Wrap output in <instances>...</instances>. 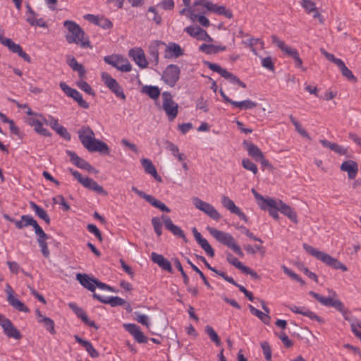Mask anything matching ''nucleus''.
Masks as SVG:
<instances>
[{
  "instance_id": "59",
  "label": "nucleus",
  "mask_w": 361,
  "mask_h": 361,
  "mask_svg": "<svg viewBox=\"0 0 361 361\" xmlns=\"http://www.w3.org/2000/svg\"><path fill=\"white\" fill-rule=\"evenodd\" d=\"M87 229L90 233H93L95 235V237L99 240V242H102L103 238L102 235V233L95 225L88 224L87 226Z\"/></svg>"
},
{
  "instance_id": "44",
  "label": "nucleus",
  "mask_w": 361,
  "mask_h": 361,
  "mask_svg": "<svg viewBox=\"0 0 361 361\" xmlns=\"http://www.w3.org/2000/svg\"><path fill=\"white\" fill-rule=\"evenodd\" d=\"M232 105L240 109H252L257 106V103L250 99H246L241 102L234 101V102H232Z\"/></svg>"
},
{
  "instance_id": "62",
  "label": "nucleus",
  "mask_w": 361,
  "mask_h": 361,
  "mask_svg": "<svg viewBox=\"0 0 361 361\" xmlns=\"http://www.w3.org/2000/svg\"><path fill=\"white\" fill-rule=\"evenodd\" d=\"M301 4L308 13L317 10L315 4L310 0H303Z\"/></svg>"
},
{
  "instance_id": "6",
  "label": "nucleus",
  "mask_w": 361,
  "mask_h": 361,
  "mask_svg": "<svg viewBox=\"0 0 361 361\" xmlns=\"http://www.w3.org/2000/svg\"><path fill=\"white\" fill-rule=\"evenodd\" d=\"M271 39L273 44H274L286 54L294 59L295 67L300 68L303 71H306V68L302 67V61L300 59L299 53L296 49L287 46L283 41L281 40L276 35H272Z\"/></svg>"
},
{
  "instance_id": "64",
  "label": "nucleus",
  "mask_w": 361,
  "mask_h": 361,
  "mask_svg": "<svg viewBox=\"0 0 361 361\" xmlns=\"http://www.w3.org/2000/svg\"><path fill=\"white\" fill-rule=\"evenodd\" d=\"M55 131L66 140H70L71 138V135L68 132L67 129L61 125L56 129Z\"/></svg>"
},
{
  "instance_id": "19",
  "label": "nucleus",
  "mask_w": 361,
  "mask_h": 361,
  "mask_svg": "<svg viewBox=\"0 0 361 361\" xmlns=\"http://www.w3.org/2000/svg\"><path fill=\"white\" fill-rule=\"evenodd\" d=\"M129 56L133 58L136 64L141 68H145L148 66L144 51L141 48L132 49L129 51Z\"/></svg>"
},
{
  "instance_id": "48",
  "label": "nucleus",
  "mask_w": 361,
  "mask_h": 361,
  "mask_svg": "<svg viewBox=\"0 0 361 361\" xmlns=\"http://www.w3.org/2000/svg\"><path fill=\"white\" fill-rule=\"evenodd\" d=\"M226 80H229L231 83L238 84L239 86L245 88L246 84L242 82L237 76L233 75V73L228 72L227 70L225 71L223 76Z\"/></svg>"
},
{
  "instance_id": "38",
  "label": "nucleus",
  "mask_w": 361,
  "mask_h": 361,
  "mask_svg": "<svg viewBox=\"0 0 361 361\" xmlns=\"http://www.w3.org/2000/svg\"><path fill=\"white\" fill-rule=\"evenodd\" d=\"M211 6V8L209 9V11H212L216 14L219 15H223L227 18H232L233 17V13L231 10L227 9L224 6H219L215 4H212Z\"/></svg>"
},
{
  "instance_id": "42",
  "label": "nucleus",
  "mask_w": 361,
  "mask_h": 361,
  "mask_svg": "<svg viewBox=\"0 0 361 361\" xmlns=\"http://www.w3.org/2000/svg\"><path fill=\"white\" fill-rule=\"evenodd\" d=\"M221 203L226 209L229 210L233 214H235L240 209L235 204L232 200L225 195H223L221 197Z\"/></svg>"
},
{
  "instance_id": "57",
  "label": "nucleus",
  "mask_w": 361,
  "mask_h": 361,
  "mask_svg": "<svg viewBox=\"0 0 361 361\" xmlns=\"http://www.w3.org/2000/svg\"><path fill=\"white\" fill-rule=\"evenodd\" d=\"M152 224L153 226L154 232L158 236L162 233V223L158 217H153L152 219Z\"/></svg>"
},
{
  "instance_id": "22",
  "label": "nucleus",
  "mask_w": 361,
  "mask_h": 361,
  "mask_svg": "<svg viewBox=\"0 0 361 361\" xmlns=\"http://www.w3.org/2000/svg\"><path fill=\"white\" fill-rule=\"evenodd\" d=\"M69 307L74 312V313L77 315V317L87 326L90 327H94L95 329H98L97 326L95 324L94 322L90 321L86 314V312L80 307H78L75 303H69Z\"/></svg>"
},
{
  "instance_id": "24",
  "label": "nucleus",
  "mask_w": 361,
  "mask_h": 361,
  "mask_svg": "<svg viewBox=\"0 0 361 361\" xmlns=\"http://www.w3.org/2000/svg\"><path fill=\"white\" fill-rule=\"evenodd\" d=\"M184 54L183 49L175 42H170L165 50L164 57L166 59L178 58Z\"/></svg>"
},
{
  "instance_id": "21",
  "label": "nucleus",
  "mask_w": 361,
  "mask_h": 361,
  "mask_svg": "<svg viewBox=\"0 0 361 361\" xmlns=\"http://www.w3.org/2000/svg\"><path fill=\"white\" fill-rule=\"evenodd\" d=\"M279 200H276L272 198H268V201L264 202V208H261V209L264 211H268L269 215L273 217L274 219H279V216L278 212H279Z\"/></svg>"
},
{
  "instance_id": "10",
  "label": "nucleus",
  "mask_w": 361,
  "mask_h": 361,
  "mask_svg": "<svg viewBox=\"0 0 361 361\" xmlns=\"http://www.w3.org/2000/svg\"><path fill=\"white\" fill-rule=\"evenodd\" d=\"M102 80L105 84V85L111 90L112 92L115 94V95L123 99L126 100V96L123 92V90L121 86L118 84V82L113 78L111 75L106 72H104L102 73Z\"/></svg>"
},
{
  "instance_id": "51",
  "label": "nucleus",
  "mask_w": 361,
  "mask_h": 361,
  "mask_svg": "<svg viewBox=\"0 0 361 361\" xmlns=\"http://www.w3.org/2000/svg\"><path fill=\"white\" fill-rule=\"evenodd\" d=\"M77 86L85 92L90 95L94 96L95 92L92 89L91 86L85 80H80L76 82Z\"/></svg>"
},
{
  "instance_id": "63",
  "label": "nucleus",
  "mask_w": 361,
  "mask_h": 361,
  "mask_svg": "<svg viewBox=\"0 0 361 361\" xmlns=\"http://www.w3.org/2000/svg\"><path fill=\"white\" fill-rule=\"evenodd\" d=\"M205 64L210 70L219 73L221 76H223L225 71H226V69L221 68L219 65H218L216 63H211L209 61H206Z\"/></svg>"
},
{
  "instance_id": "36",
  "label": "nucleus",
  "mask_w": 361,
  "mask_h": 361,
  "mask_svg": "<svg viewBox=\"0 0 361 361\" xmlns=\"http://www.w3.org/2000/svg\"><path fill=\"white\" fill-rule=\"evenodd\" d=\"M30 205L39 218L43 219L47 224L49 225L50 224L51 219L49 215L47 214V212L43 208L40 207L34 202H30Z\"/></svg>"
},
{
  "instance_id": "31",
  "label": "nucleus",
  "mask_w": 361,
  "mask_h": 361,
  "mask_svg": "<svg viewBox=\"0 0 361 361\" xmlns=\"http://www.w3.org/2000/svg\"><path fill=\"white\" fill-rule=\"evenodd\" d=\"M76 279L80 282V283L85 288L89 290L91 292L94 293L95 290V286L94 283L92 282L95 278H90L89 276L86 274H77L76 275Z\"/></svg>"
},
{
  "instance_id": "16",
  "label": "nucleus",
  "mask_w": 361,
  "mask_h": 361,
  "mask_svg": "<svg viewBox=\"0 0 361 361\" xmlns=\"http://www.w3.org/2000/svg\"><path fill=\"white\" fill-rule=\"evenodd\" d=\"M66 153L70 157L71 161L77 167L86 170L89 172L94 171V169L87 161L78 156L75 152L67 150Z\"/></svg>"
},
{
  "instance_id": "9",
  "label": "nucleus",
  "mask_w": 361,
  "mask_h": 361,
  "mask_svg": "<svg viewBox=\"0 0 361 361\" xmlns=\"http://www.w3.org/2000/svg\"><path fill=\"white\" fill-rule=\"evenodd\" d=\"M180 74V68L176 64H170L164 71L161 78L166 84L173 87L178 81Z\"/></svg>"
},
{
  "instance_id": "3",
  "label": "nucleus",
  "mask_w": 361,
  "mask_h": 361,
  "mask_svg": "<svg viewBox=\"0 0 361 361\" xmlns=\"http://www.w3.org/2000/svg\"><path fill=\"white\" fill-rule=\"evenodd\" d=\"M63 25L68 30V32L66 36L68 43H75L82 48L90 47V41L87 38H85V32L75 22L71 20H66Z\"/></svg>"
},
{
  "instance_id": "40",
  "label": "nucleus",
  "mask_w": 361,
  "mask_h": 361,
  "mask_svg": "<svg viewBox=\"0 0 361 361\" xmlns=\"http://www.w3.org/2000/svg\"><path fill=\"white\" fill-rule=\"evenodd\" d=\"M142 92L153 99H158L160 95V90L157 86L145 85L142 88Z\"/></svg>"
},
{
  "instance_id": "37",
  "label": "nucleus",
  "mask_w": 361,
  "mask_h": 361,
  "mask_svg": "<svg viewBox=\"0 0 361 361\" xmlns=\"http://www.w3.org/2000/svg\"><path fill=\"white\" fill-rule=\"evenodd\" d=\"M7 301L8 303L15 309L20 312H29V308L25 305L20 301L18 298L14 296L9 295L7 297Z\"/></svg>"
},
{
  "instance_id": "41",
  "label": "nucleus",
  "mask_w": 361,
  "mask_h": 361,
  "mask_svg": "<svg viewBox=\"0 0 361 361\" xmlns=\"http://www.w3.org/2000/svg\"><path fill=\"white\" fill-rule=\"evenodd\" d=\"M68 65L74 71H77L78 73L79 77L80 78L85 77L86 71L85 70L83 66L79 63L74 57H72L68 61Z\"/></svg>"
},
{
  "instance_id": "60",
  "label": "nucleus",
  "mask_w": 361,
  "mask_h": 361,
  "mask_svg": "<svg viewBox=\"0 0 361 361\" xmlns=\"http://www.w3.org/2000/svg\"><path fill=\"white\" fill-rule=\"evenodd\" d=\"M321 52L326 58L327 60L335 63L337 66H338L339 64L343 61L341 59L336 58L334 54L329 53L324 49H321Z\"/></svg>"
},
{
  "instance_id": "4",
  "label": "nucleus",
  "mask_w": 361,
  "mask_h": 361,
  "mask_svg": "<svg viewBox=\"0 0 361 361\" xmlns=\"http://www.w3.org/2000/svg\"><path fill=\"white\" fill-rule=\"evenodd\" d=\"M207 229L209 233L220 243L231 249L240 257H244V253L240 247L237 244L235 240L230 233L209 226H208Z\"/></svg>"
},
{
  "instance_id": "30",
  "label": "nucleus",
  "mask_w": 361,
  "mask_h": 361,
  "mask_svg": "<svg viewBox=\"0 0 361 361\" xmlns=\"http://www.w3.org/2000/svg\"><path fill=\"white\" fill-rule=\"evenodd\" d=\"M243 145L247 151L249 156L255 161H258L264 155L263 152L256 145L245 140L243 141Z\"/></svg>"
},
{
  "instance_id": "49",
  "label": "nucleus",
  "mask_w": 361,
  "mask_h": 361,
  "mask_svg": "<svg viewBox=\"0 0 361 361\" xmlns=\"http://www.w3.org/2000/svg\"><path fill=\"white\" fill-rule=\"evenodd\" d=\"M159 44H164V43L155 42L154 44H151L149 46V55L151 58L153 59V61L154 62L155 65H157L159 63L158 46Z\"/></svg>"
},
{
  "instance_id": "12",
  "label": "nucleus",
  "mask_w": 361,
  "mask_h": 361,
  "mask_svg": "<svg viewBox=\"0 0 361 361\" xmlns=\"http://www.w3.org/2000/svg\"><path fill=\"white\" fill-rule=\"evenodd\" d=\"M59 85L63 92L73 99L81 108L85 109L89 108V104L82 99V94L77 90L71 88L63 82H60Z\"/></svg>"
},
{
  "instance_id": "13",
  "label": "nucleus",
  "mask_w": 361,
  "mask_h": 361,
  "mask_svg": "<svg viewBox=\"0 0 361 361\" xmlns=\"http://www.w3.org/2000/svg\"><path fill=\"white\" fill-rule=\"evenodd\" d=\"M0 326L3 329L4 334L8 338H21L22 335L20 331L13 326L10 319L1 314H0Z\"/></svg>"
},
{
  "instance_id": "34",
  "label": "nucleus",
  "mask_w": 361,
  "mask_h": 361,
  "mask_svg": "<svg viewBox=\"0 0 361 361\" xmlns=\"http://www.w3.org/2000/svg\"><path fill=\"white\" fill-rule=\"evenodd\" d=\"M83 186L86 188L95 191L99 194H102L104 195H107V192L104 190L103 187L99 185L92 178L85 177V179L83 183Z\"/></svg>"
},
{
  "instance_id": "39",
  "label": "nucleus",
  "mask_w": 361,
  "mask_h": 361,
  "mask_svg": "<svg viewBox=\"0 0 361 361\" xmlns=\"http://www.w3.org/2000/svg\"><path fill=\"white\" fill-rule=\"evenodd\" d=\"M249 310L250 312L257 317L264 324H269L271 317L267 314H264V312H261L258 309L254 307L252 305H248Z\"/></svg>"
},
{
  "instance_id": "32",
  "label": "nucleus",
  "mask_w": 361,
  "mask_h": 361,
  "mask_svg": "<svg viewBox=\"0 0 361 361\" xmlns=\"http://www.w3.org/2000/svg\"><path fill=\"white\" fill-rule=\"evenodd\" d=\"M141 163L147 173L152 175L157 181L162 182V178L157 173V169L152 164V161L148 159H142L141 160Z\"/></svg>"
},
{
  "instance_id": "18",
  "label": "nucleus",
  "mask_w": 361,
  "mask_h": 361,
  "mask_svg": "<svg viewBox=\"0 0 361 361\" xmlns=\"http://www.w3.org/2000/svg\"><path fill=\"white\" fill-rule=\"evenodd\" d=\"M192 231L197 243L205 251L209 257H213L214 256V250L208 241L205 238H202L201 233L195 227L192 228Z\"/></svg>"
},
{
  "instance_id": "5",
  "label": "nucleus",
  "mask_w": 361,
  "mask_h": 361,
  "mask_svg": "<svg viewBox=\"0 0 361 361\" xmlns=\"http://www.w3.org/2000/svg\"><path fill=\"white\" fill-rule=\"evenodd\" d=\"M303 248L307 253L314 257L317 259L321 260L329 267L335 269H341L343 271H348V267L345 264L338 261L337 259L334 258L329 254L319 251L314 247L306 243L303 244Z\"/></svg>"
},
{
  "instance_id": "11",
  "label": "nucleus",
  "mask_w": 361,
  "mask_h": 361,
  "mask_svg": "<svg viewBox=\"0 0 361 361\" xmlns=\"http://www.w3.org/2000/svg\"><path fill=\"white\" fill-rule=\"evenodd\" d=\"M192 202L197 209L205 213L211 219L218 221L221 218L220 214L211 204L202 200L197 197L192 198Z\"/></svg>"
},
{
  "instance_id": "23",
  "label": "nucleus",
  "mask_w": 361,
  "mask_h": 361,
  "mask_svg": "<svg viewBox=\"0 0 361 361\" xmlns=\"http://www.w3.org/2000/svg\"><path fill=\"white\" fill-rule=\"evenodd\" d=\"M26 123L34 128L35 131L40 135L44 137L51 136V133L47 128H43L42 121L38 118L30 117L26 118Z\"/></svg>"
},
{
  "instance_id": "58",
  "label": "nucleus",
  "mask_w": 361,
  "mask_h": 361,
  "mask_svg": "<svg viewBox=\"0 0 361 361\" xmlns=\"http://www.w3.org/2000/svg\"><path fill=\"white\" fill-rule=\"evenodd\" d=\"M174 264H175L176 267L178 269V270L180 271V273L181 274L185 285L188 286L189 278H188V275L186 274V273L184 271L180 260L176 258L174 259Z\"/></svg>"
},
{
  "instance_id": "20",
  "label": "nucleus",
  "mask_w": 361,
  "mask_h": 361,
  "mask_svg": "<svg viewBox=\"0 0 361 361\" xmlns=\"http://www.w3.org/2000/svg\"><path fill=\"white\" fill-rule=\"evenodd\" d=\"M288 308L293 312L306 316L309 317L310 319L317 321L319 324L324 323V319L319 317L315 313H314L313 312L310 311V310L305 307H297L295 305H292L288 307Z\"/></svg>"
},
{
  "instance_id": "52",
  "label": "nucleus",
  "mask_w": 361,
  "mask_h": 361,
  "mask_svg": "<svg viewBox=\"0 0 361 361\" xmlns=\"http://www.w3.org/2000/svg\"><path fill=\"white\" fill-rule=\"evenodd\" d=\"M289 118L291 123L295 126L297 132L304 137H309L308 133L304 128H302L300 123L292 115H290Z\"/></svg>"
},
{
  "instance_id": "53",
  "label": "nucleus",
  "mask_w": 361,
  "mask_h": 361,
  "mask_svg": "<svg viewBox=\"0 0 361 361\" xmlns=\"http://www.w3.org/2000/svg\"><path fill=\"white\" fill-rule=\"evenodd\" d=\"M242 166L246 170L252 171L254 174H257L258 169L257 165L250 161L249 159H243L242 160Z\"/></svg>"
},
{
  "instance_id": "43",
  "label": "nucleus",
  "mask_w": 361,
  "mask_h": 361,
  "mask_svg": "<svg viewBox=\"0 0 361 361\" xmlns=\"http://www.w3.org/2000/svg\"><path fill=\"white\" fill-rule=\"evenodd\" d=\"M338 67L340 68L342 75L343 77L346 78L348 80L351 82H357L356 77L353 74L352 71L345 66L343 61H342Z\"/></svg>"
},
{
  "instance_id": "47",
  "label": "nucleus",
  "mask_w": 361,
  "mask_h": 361,
  "mask_svg": "<svg viewBox=\"0 0 361 361\" xmlns=\"http://www.w3.org/2000/svg\"><path fill=\"white\" fill-rule=\"evenodd\" d=\"M28 223L34 224L33 228L35 229V234L38 236L37 241L38 240L46 241L47 239H49L48 235L44 233V231L39 226V224H37V222L36 221H31Z\"/></svg>"
},
{
  "instance_id": "45",
  "label": "nucleus",
  "mask_w": 361,
  "mask_h": 361,
  "mask_svg": "<svg viewBox=\"0 0 361 361\" xmlns=\"http://www.w3.org/2000/svg\"><path fill=\"white\" fill-rule=\"evenodd\" d=\"M31 221H35L32 216L30 215H23L20 221L17 220V221H15V226L18 229H22L28 226L34 227V224L28 223Z\"/></svg>"
},
{
  "instance_id": "15",
  "label": "nucleus",
  "mask_w": 361,
  "mask_h": 361,
  "mask_svg": "<svg viewBox=\"0 0 361 361\" xmlns=\"http://www.w3.org/2000/svg\"><path fill=\"white\" fill-rule=\"evenodd\" d=\"M161 219L167 230L171 231L174 235L182 238L185 242L188 241L183 231L180 227L175 225L169 216L162 215Z\"/></svg>"
},
{
  "instance_id": "33",
  "label": "nucleus",
  "mask_w": 361,
  "mask_h": 361,
  "mask_svg": "<svg viewBox=\"0 0 361 361\" xmlns=\"http://www.w3.org/2000/svg\"><path fill=\"white\" fill-rule=\"evenodd\" d=\"M74 338L78 343L82 345L92 358L99 357V353L95 350L92 343L86 340L81 338L79 336L75 335Z\"/></svg>"
},
{
  "instance_id": "61",
  "label": "nucleus",
  "mask_w": 361,
  "mask_h": 361,
  "mask_svg": "<svg viewBox=\"0 0 361 361\" xmlns=\"http://www.w3.org/2000/svg\"><path fill=\"white\" fill-rule=\"evenodd\" d=\"M53 202L55 204H59L60 205H62L64 211H68L71 209L70 205L66 202L63 196H62V195H58V196L54 197Z\"/></svg>"
},
{
  "instance_id": "55",
  "label": "nucleus",
  "mask_w": 361,
  "mask_h": 361,
  "mask_svg": "<svg viewBox=\"0 0 361 361\" xmlns=\"http://www.w3.org/2000/svg\"><path fill=\"white\" fill-rule=\"evenodd\" d=\"M205 331L208 336H209V338H211V340L213 342H214L216 345H220L221 341L219 338V336L214 330V329L210 326H207L205 328Z\"/></svg>"
},
{
  "instance_id": "26",
  "label": "nucleus",
  "mask_w": 361,
  "mask_h": 361,
  "mask_svg": "<svg viewBox=\"0 0 361 361\" xmlns=\"http://www.w3.org/2000/svg\"><path fill=\"white\" fill-rule=\"evenodd\" d=\"M341 170L343 171H346L350 179H354L356 177L358 171V166L355 161L353 160H348L344 161L341 164Z\"/></svg>"
},
{
  "instance_id": "56",
  "label": "nucleus",
  "mask_w": 361,
  "mask_h": 361,
  "mask_svg": "<svg viewBox=\"0 0 361 361\" xmlns=\"http://www.w3.org/2000/svg\"><path fill=\"white\" fill-rule=\"evenodd\" d=\"M261 347L266 360L271 361V349L269 343L267 341H264L261 343Z\"/></svg>"
},
{
  "instance_id": "2",
  "label": "nucleus",
  "mask_w": 361,
  "mask_h": 361,
  "mask_svg": "<svg viewBox=\"0 0 361 361\" xmlns=\"http://www.w3.org/2000/svg\"><path fill=\"white\" fill-rule=\"evenodd\" d=\"M82 145L89 152H98L103 154H109L108 145L94 137V133L89 126H82L78 132Z\"/></svg>"
},
{
  "instance_id": "50",
  "label": "nucleus",
  "mask_w": 361,
  "mask_h": 361,
  "mask_svg": "<svg viewBox=\"0 0 361 361\" xmlns=\"http://www.w3.org/2000/svg\"><path fill=\"white\" fill-rule=\"evenodd\" d=\"M226 260L233 266L240 269L241 271L245 267L241 262H240L236 257H235L231 253L228 252L226 254Z\"/></svg>"
},
{
  "instance_id": "28",
  "label": "nucleus",
  "mask_w": 361,
  "mask_h": 361,
  "mask_svg": "<svg viewBox=\"0 0 361 361\" xmlns=\"http://www.w3.org/2000/svg\"><path fill=\"white\" fill-rule=\"evenodd\" d=\"M37 317V321L39 323H42L44 326L49 331L51 334H55L56 331L54 329V322L51 318L44 316L39 310L37 309L35 311Z\"/></svg>"
},
{
  "instance_id": "29",
  "label": "nucleus",
  "mask_w": 361,
  "mask_h": 361,
  "mask_svg": "<svg viewBox=\"0 0 361 361\" xmlns=\"http://www.w3.org/2000/svg\"><path fill=\"white\" fill-rule=\"evenodd\" d=\"M279 212L286 216L295 224L298 223V215L296 212L288 204L279 200Z\"/></svg>"
},
{
  "instance_id": "8",
  "label": "nucleus",
  "mask_w": 361,
  "mask_h": 361,
  "mask_svg": "<svg viewBox=\"0 0 361 361\" xmlns=\"http://www.w3.org/2000/svg\"><path fill=\"white\" fill-rule=\"evenodd\" d=\"M104 60L106 63L111 65L122 72H130L132 69L131 64L128 60L121 56L109 55L105 56Z\"/></svg>"
},
{
  "instance_id": "27",
  "label": "nucleus",
  "mask_w": 361,
  "mask_h": 361,
  "mask_svg": "<svg viewBox=\"0 0 361 361\" xmlns=\"http://www.w3.org/2000/svg\"><path fill=\"white\" fill-rule=\"evenodd\" d=\"M6 46L11 51L18 54V56L23 58L25 61H31L30 56L23 50L22 47L19 44H16L11 39L9 40H6Z\"/></svg>"
},
{
  "instance_id": "17",
  "label": "nucleus",
  "mask_w": 361,
  "mask_h": 361,
  "mask_svg": "<svg viewBox=\"0 0 361 361\" xmlns=\"http://www.w3.org/2000/svg\"><path fill=\"white\" fill-rule=\"evenodd\" d=\"M125 329L128 331L139 343H146L147 338L141 331L140 327L135 324H124Z\"/></svg>"
},
{
  "instance_id": "54",
  "label": "nucleus",
  "mask_w": 361,
  "mask_h": 361,
  "mask_svg": "<svg viewBox=\"0 0 361 361\" xmlns=\"http://www.w3.org/2000/svg\"><path fill=\"white\" fill-rule=\"evenodd\" d=\"M18 106L19 108H27V111H26V114L29 116H38L41 118V121H42V123H46L47 125H49V118H46L43 116L42 114H37V113H35L34 111H32V109L30 108V106H28V104H18Z\"/></svg>"
},
{
  "instance_id": "25",
  "label": "nucleus",
  "mask_w": 361,
  "mask_h": 361,
  "mask_svg": "<svg viewBox=\"0 0 361 361\" xmlns=\"http://www.w3.org/2000/svg\"><path fill=\"white\" fill-rule=\"evenodd\" d=\"M92 297L102 303L110 305L111 307L121 306L126 304L125 300L118 296L104 298L97 293H93Z\"/></svg>"
},
{
  "instance_id": "1",
  "label": "nucleus",
  "mask_w": 361,
  "mask_h": 361,
  "mask_svg": "<svg viewBox=\"0 0 361 361\" xmlns=\"http://www.w3.org/2000/svg\"><path fill=\"white\" fill-rule=\"evenodd\" d=\"M331 295L329 297H324L319 293L314 291H310L309 294L315 298L322 305L326 307H334L336 310L340 312L343 316L344 319L350 322L351 330L355 336L361 341V322L357 319H352L350 315V311L346 308L344 304L338 299L336 298L337 294L334 290H329Z\"/></svg>"
},
{
  "instance_id": "14",
  "label": "nucleus",
  "mask_w": 361,
  "mask_h": 361,
  "mask_svg": "<svg viewBox=\"0 0 361 361\" xmlns=\"http://www.w3.org/2000/svg\"><path fill=\"white\" fill-rule=\"evenodd\" d=\"M131 190L134 192L135 194H137L141 198L145 199L147 202H148L154 207L159 209L161 211L167 213L171 212V209L168 207H166L164 203L157 200L152 195L146 194L145 192L138 190L135 186L132 187Z\"/></svg>"
},
{
  "instance_id": "7",
  "label": "nucleus",
  "mask_w": 361,
  "mask_h": 361,
  "mask_svg": "<svg viewBox=\"0 0 361 361\" xmlns=\"http://www.w3.org/2000/svg\"><path fill=\"white\" fill-rule=\"evenodd\" d=\"M162 107L170 121H173L178 113V105L173 100L172 94L169 92L162 93Z\"/></svg>"
},
{
  "instance_id": "35",
  "label": "nucleus",
  "mask_w": 361,
  "mask_h": 361,
  "mask_svg": "<svg viewBox=\"0 0 361 361\" xmlns=\"http://www.w3.org/2000/svg\"><path fill=\"white\" fill-rule=\"evenodd\" d=\"M226 49L225 46H216L214 44H202L199 47V50L207 54H217L219 51H223Z\"/></svg>"
},
{
  "instance_id": "46",
  "label": "nucleus",
  "mask_w": 361,
  "mask_h": 361,
  "mask_svg": "<svg viewBox=\"0 0 361 361\" xmlns=\"http://www.w3.org/2000/svg\"><path fill=\"white\" fill-rule=\"evenodd\" d=\"M37 16L27 15L26 21L32 26H39L41 27H47V25L42 18L37 19Z\"/></svg>"
}]
</instances>
